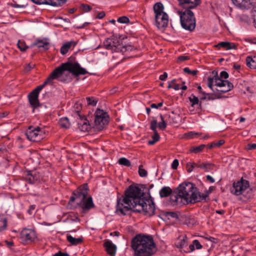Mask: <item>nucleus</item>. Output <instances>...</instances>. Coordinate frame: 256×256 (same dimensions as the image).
Masks as SVG:
<instances>
[{
    "label": "nucleus",
    "instance_id": "nucleus-2",
    "mask_svg": "<svg viewBox=\"0 0 256 256\" xmlns=\"http://www.w3.org/2000/svg\"><path fill=\"white\" fill-rule=\"evenodd\" d=\"M72 73L76 76L85 74L88 72L85 68L80 66L78 62L72 63L67 62L62 64L60 66L56 68L46 80L48 84H52L53 80H56L64 83H68L72 80L70 74Z\"/></svg>",
    "mask_w": 256,
    "mask_h": 256
},
{
    "label": "nucleus",
    "instance_id": "nucleus-20",
    "mask_svg": "<svg viewBox=\"0 0 256 256\" xmlns=\"http://www.w3.org/2000/svg\"><path fill=\"white\" fill-rule=\"evenodd\" d=\"M80 122H78V128L82 132H88L90 129L89 122L84 117L80 118Z\"/></svg>",
    "mask_w": 256,
    "mask_h": 256
},
{
    "label": "nucleus",
    "instance_id": "nucleus-56",
    "mask_svg": "<svg viewBox=\"0 0 256 256\" xmlns=\"http://www.w3.org/2000/svg\"><path fill=\"white\" fill-rule=\"evenodd\" d=\"M35 208H36L35 204L30 205L29 207V208L28 210V212L30 214H32L34 213V212Z\"/></svg>",
    "mask_w": 256,
    "mask_h": 256
},
{
    "label": "nucleus",
    "instance_id": "nucleus-7",
    "mask_svg": "<svg viewBox=\"0 0 256 256\" xmlns=\"http://www.w3.org/2000/svg\"><path fill=\"white\" fill-rule=\"evenodd\" d=\"M134 208L132 210L134 212H142L145 215L152 216L155 211L154 202L144 198L136 204H134Z\"/></svg>",
    "mask_w": 256,
    "mask_h": 256
},
{
    "label": "nucleus",
    "instance_id": "nucleus-62",
    "mask_svg": "<svg viewBox=\"0 0 256 256\" xmlns=\"http://www.w3.org/2000/svg\"><path fill=\"white\" fill-rule=\"evenodd\" d=\"M172 88H174L175 90H178L180 88V86L179 84H174V85L173 86Z\"/></svg>",
    "mask_w": 256,
    "mask_h": 256
},
{
    "label": "nucleus",
    "instance_id": "nucleus-4",
    "mask_svg": "<svg viewBox=\"0 0 256 256\" xmlns=\"http://www.w3.org/2000/svg\"><path fill=\"white\" fill-rule=\"evenodd\" d=\"M131 246L136 256H152L156 252L152 236L138 234L132 240Z\"/></svg>",
    "mask_w": 256,
    "mask_h": 256
},
{
    "label": "nucleus",
    "instance_id": "nucleus-48",
    "mask_svg": "<svg viewBox=\"0 0 256 256\" xmlns=\"http://www.w3.org/2000/svg\"><path fill=\"white\" fill-rule=\"evenodd\" d=\"M166 216L168 217V218H170V217H171L172 218H178V214L175 212H166Z\"/></svg>",
    "mask_w": 256,
    "mask_h": 256
},
{
    "label": "nucleus",
    "instance_id": "nucleus-43",
    "mask_svg": "<svg viewBox=\"0 0 256 256\" xmlns=\"http://www.w3.org/2000/svg\"><path fill=\"white\" fill-rule=\"evenodd\" d=\"M138 174L141 177H145L148 175V172L143 168L142 165H140L138 167Z\"/></svg>",
    "mask_w": 256,
    "mask_h": 256
},
{
    "label": "nucleus",
    "instance_id": "nucleus-49",
    "mask_svg": "<svg viewBox=\"0 0 256 256\" xmlns=\"http://www.w3.org/2000/svg\"><path fill=\"white\" fill-rule=\"evenodd\" d=\"M256 149V144H248L246 146V150H251Z\"/></svg>",
    "mask_w": 256,
    "mask_h": 256
},
{
    "label": "nucleus",
    "instance_id": "nucleus-39",
    "mask_svg": "<svg viewBox=\"0 0 256 256\" xmlns=\"http://www.w3.org/2000/svg\"><path fill=\"white\" fill-rule=\"evenodd\" d=\"M17 45L22 52H24L28 48V47L26 45V42L23 40H19L18 42Z\"/></svg>",
    "mask_w": 256,
    "mask_h": 256
},
{
    "label": "nucleus",
    "instance_id": "nucleus-14",
    "mask_svg": "<svg viewBox=\"0 0 256 256\" xmlns=\"http://www.w3.org/2000/svg\"><path fill=\"white\" fill-rule=\"evenodd\" d=\"M43 135V132L38 126L34 128L30 126L26 132L27 138L33 142L40 141L42 138Z\"/></svg>",
    "mask_w": 256,
    "mask_h": 256
},
{
    "label": "nucleus",
    "instance_id": "nucleus-9",
    "mask_svg": "<svg viewBox=\"0 0 256 256\" xmlns=\"http://www.w3.org/2000/svg\"><path fill=\"white\" fill-rule=\"evenodd\" d=\"M94 116V128L98 130H102L108 124V115L103 110L98 109Z\"/></svg>",
    "mask_w": 256,
    "mask_h": 256
},
{
    "label": "nucleus",
    "instance_id": "nucleus-54",
    "mask_svg": "<svg viewBox=\"0 0 256 256\" xmlns=\"http://www.w3.org/2000/svg\"><path fill=\"white\" fill-rule=\"evenodd\" d=\"M192 243L194 244L196 248L198 250L202 248V244H200L198 240H195L193 241Z\"/></svg>",
    "mask_w": 256,
    "mask_h": 256
},
{
    "label": "nucleus",
    "instance_id": "nucleus-53",
    "mask_svg": "<svg viewBox=\"0 0 256 256\" xmlns=\"http://www.w3.org/2000/svg\"><path fill=\"white\" fill-rule=\"evenodd\" d=\"M34 3L37 4H48V2L45 1V0H31Z\"/></svg>",
    "mask_w": 256,
    "mask_h": 256
},
{
    "label": "nucleus",
    "instance_id": "nucleus-6",
    "mask_svg": "<svg viewBox=\"0 0 256 256\" xmlns=\"http://www.w3.org/2000/svg\"><path fill=\"white\" fill-rule=\"evenodd\" d=\"M190 185L188 182L182 183L176 188L175 194L170 195V204L174 206H182L190 204Z\"/></svg>",
    "mask_w": 256,
    "mask_h": 256
},
{
    "label": "nucleus",
    "instance_id": "nucleus-37",
    "mask_svg": "<svg viewBox=\"0 0 256 256\" xmlns=\"http://www.w3.org/2000/svg\"><path fill=\"white\" fill-rule=\"evenodd\" d=\"M118 162L120 164L128 167H130L132 166L130 160L125 158H120L118 160Z\"/></svg>",
    "mask_w": 256,
    "mask_h": 256
},
{
    "label": "nucleus",
    "instance_id": "nucleus-33",
    "mask_svg": "<svg viewBox=\"0 0 256 256\" xmlns=\"http://www.w3.org/2000/svg\"><path fill=\"white\" fill-rule=\"evenodd\" d=\"M45 1L48 2V4H46L58 6L64 4L66 0H45Z\"/></svg>",
    "mask_w": 256,
    "mask_h": 256
},
{
    "label": "nucleus",
    "instance_id": "nucleus-22",
    "mask_svg": "<svg viewBox=\"0 0 256 256\" xmlns=\"http://www.w3.org/2000/svg\"><path fill=\"white\" fill-rule=\"evenodd\" d=\"M39 176L35 171H28L26 176V180L30 184H34L38 180Z\"/></svg>",
    "mask_w": 256,
    "mask_h": 256
},
{
    "label": "nucleus",
    "instance_id": "nucleus-18",
    "mask_svg": "<svg viewBox=\"0 0 256 256\" xmlns=\"http://www.w3.org/2000/svg\"><path fill=\"white\" fill-rule=\"evenodd\" d=\"M103 246L108 254L110 256H115L117 248L116 245L113 244L112 241L106 240Z\"/></svg>",
    "mask_w": 256,
    "mask_h": 256
},
{
    "label": "nucleus",
    "instance_id": "nucleus-17",
    "mask_svg": "<svg viewBox=\"0 0 256 256\" xmlns=\"http://www.w3.org/2000/svg\"><path fill=\"white\" fill-rule=\"evenodd\" d=\"M157 124L156 119L155 118H153L150 124V128L154 132V134L152 136V140L148 142L149 145H153L160 140V136L156 130Z\"/></svg>",
    "mask_w": 256,
    "mask_h": 256
},
{
    "label": "nucleus",
    "instance_id": "nucleus-30",
    "mask_svg": "<svg viewBox=\"0 0 256 256\" xmlns=\"http://www.w3.org/2000/svg\"><path fill=\"white\" fill-rule=\"evenodd\" d=\"M188 244V238L186 236L179 238V241L176 244L178 248H182L187 246Z\"/></svg>",
    "mask_w": 256,
    "mask_h": 256
},
{
    "label": "nucleus",
    "instance_id": "nucleus-61",
    "mask_svg": "<svg viewBox=\"0 0 256 256\" xmlns=\"http://www.w3.org/2000/svg\"><path fill=\"white\" fill-rule=\"evenodd\" d=\"M32 66H30V64H28L26 68H25V71L26 72H29L30 70L32 68Z\"/></svg>",
    "mask_w": 256,
    "mask_h": 256
},
{
    "label": "nucleus",
    "instance_id": "nucleus-26",
    "mask_svg": "<svg viewBox=\"0 0 256 256\" xmlns=\"http://www.w3.org/2000/svg\"><path fill=\"white\" fill-rule=\"evenodd\" d=\"M153 10L155 16L166 13L164 11V6L162 3L159 2L156 3L153 6Z\"/></svg>",
    "mask_w": 256,
    "mask_h": 256
},
{
    "label": "nucleus",
    "instance_id": "nucleus-35",
    "mask_svg": "<svg viewBox=\"0 0 256 256\" xmlns=\"http://www.w3.org/2000/svg\"><path fill=\"white\" fill-rule=\"evenodd\" d=\"M7 226L6 218L3 215H0V232L4 230Z\"/></svg>",
    "mask_w": 256,
    "mask_h": 256
},
{
    "label": "nucleus",
    "instance_id": "nucleus-46",
    "mask_svg": "<svg viewBox=\"0 0 256 256\" xmlns=\"http://www.w3.org/2000/svg\"><path fill=\"white\" fill-rule=\"evenodd\" d=\"M86 99L88 105L94 106L97 104V101L93 97H88Z\"/></svg>",
    "mask_w": 256,
    "mask_h": 256
},
{
    "label": "nucleus",
    "instance_id": "nucleus-52",
    "mask_svg": "<svg viewBox=\"0 0 256 256\" xmlns=\"http://www.w3.org/2000/svg\"><path fill=\"white\" fill-rule=\"evenodd\" d=\"M81 8L86 12H88L92 9L89 5L86 4H82L81 5Z\"/></svg>",
    "mask_w": 256,
    "mask_h": 256
},
{
    "label": "nucleus",
    "instance_id": "nucleus-5",
    "mask_svg": "<svg viewBox=\"0 0 256 256\" xmlns=\"http://www.w3.org/2000/svg\"><path fill=\"white\" fill-rule=\"evenodd\" d=\"M88 190L86 184L78 188L72 192V196L70 197V200L72 202L76 200L78 201L77 204L80 206L82 208L81 212L82 214L88 212L91 208L94 207V204L91 196L88 197L86 200L88 195Z\"/></svg>",
    "mask_w": 256,
    "mask_h": 256
},
{
    "label": "nucleus",
    "instance_id": "nucleus-64",
    "mask_svg": "<svg viewBox=\"0 0 256 256\" xmlns=\"http://www.w3.org/2000/svg\"><path fill=\"white\" fill-rule=\"evenodd\" d=\"M234 68L236 70H238L240 68V66L239 64H234Z\"/></svg>",
    "mask_w": 256,
    "mask_h": 256
},
{
    "label": "nucleus",
    "instance_id": "nucleus-36",
    "mask_svg": "<svg viewBox=\"0 0 256 256\" xmlns=\"http://www.w3.org/2000/svg\"><path fill=\"white\" fill-rule=\"evenodd\" d=\"M202 134V133L200 132H188L186 133L184 136V137L188 139L194 138H196Z\"/></svg>",
    "mask_w": 256,
    "mask_h": 256
},
{
    "label": "nucleus",
    "instance_id": "nucleus-42",
    "mask_svg": "<svg viewBox=\"0 0 256 256\" xmlns=\"http://www.w3.org/2000/svg\"><path fill=\"white\" fill-rule=\"evenodd\" d=\"M198 163H190L188 162L186 164V169L188 172H190L192 171L193 169L198 167Z\"/></svg>",
    "mask_w": 256,
    "mask_h": 256
},
{
    "label": "nucleus",
    "instance_id": "nucleus-44",
    "mask_svg": "<svg viewBox=\"0 0 256 256\" xmlns=\"http://www.w3.org/2000/svg\"><path fill=\"white\" fill-rule=\"evenodd\" d=\"M224 143V140H220L218 142H213L210 146L209 148H211L216 146L219 147Z\"/></svg>",
    "mask_w": 256,
    "mask_h": 256
},
{
    "label": "nucleus",
    "instance_id": "nucleus-31",
    "mask_svg": "<svg viewBox=\"0 0 256 256\" xmlns=\"http://www.w3.org/2000/svg\"><path fill=\"white\" fill-rule=\"evenodd\" d=\"M67 240L70 242L72 245H78L82 242V238H75L70 235H68L66 236Z\"/></svg>",
    "mask_w": 256,
    "mask_h": 256
},
{
    "label": "nucleus",
    "instance_id": "nucleus-38",
    "mask_svg": "<svg viewBox=\"0 0 256 256\" xmlns=\"http://www.w3.org/2000/svg\"><path fill=\"white\" fill-rule=\"evenodd\" d=\"M246 64L250 68H256L253 66L256 64V60H254L251 56H248L246 58Z\"/></svg>",
    "mask_w": 256,
    "mask_h": 256
},
{
    "label": "nucleus",
    "instance_id": "nucleus-8",
    "mask_svg": "<svg viewBox=\"0 0 256 256\" xmlns=\"http://www.w3.org/2000/svg\"><path fill=\"white\" fill-rule=\"evenodd\" d=\"M188 184L190 185L191 187L190 196V204H195L198 202H207L209 200L210 192L208 190H205L204 193L200 192L197 188L191 182H188Z\"/></svg>",
    "mask_w": 256,
    "mask_h": 256
},
{
    "label": "nucleus",
    "instance_id": "nucleus-11",
    "mask_svg": "<svg viewBox=\"0 0 256 256\" xmlns=\"http://www.w3.org/2000/svg\"><path fill=\"white\" fill-rule=\"evenodd\" d=\"M248 187H250L249 182L242 178L240 180L233 183L230 190L232 194L238 196L242 194Z\"/></svg>",
    "mask_w": 256,
    "mask_h": 256
},
{
    "label": "nucleus",
    "instance_id": "nucleus-50",
    "mask_svg": "<svg viewBox=\"0 0 256 256\" xmlns=\"http://www.w3.org/2000/svg\"><path fill=\"white\" fill-rule=\"evenodd\" d=\"M74 110L76 111V112L77 113L78 115V116L79 118H80V117H82L79 114V112H80V110L81 109L80 106L78 104L76 103L74 104Z\"/></svg>",
    "mask_w": 256,
    "mask_h": 256
},
{
    "label": "nucleus",
    "instance_id": "nucleus-25",
    "mask_svg": "<svg viewBox=\"0 0 256 256\" xmlns=\"http://www.w3.org/2000/svg\"><path fill=\"white\" fill-rule=\"evenodd\" d=\"M216 47L218 48H223L226 50H232V49H236V46L234 44L230 42H222L218 43L217 45L216 46Z\"/></svg>",
    "mask_w": 256,
    "mask_h": 256
},
{
    "label": "nucleus",
    "instance_id": "nucleus-10",
    "mask_svg": "<svg viewBox=\"0 0 256 256\" xmlns=\"http://www.w3.org/2000/svg\"><path fill=\"white\" fill-rule=\"evenodd\" d=\"M212 76H208V86L214 92H216V90H214L213 86L214 85L219 88H222L226 86V84L230 82L228 80H223L220 78L218 72L216 70L212 72Z\"/></svg>",
    "mask_w": 256,
    "mask_h": 256
},
{
    "label": "nucleus",
    "instance_id": "nucleus-1",
    "mask_svg": "<svg viewBox=\"0 0 256 256\" xmlns=\"http://www.w3.org/2000/svg\"><path fill=\"white\" fill-rule=\"evenodd\" d=\"M144 192L138 184L130 185L124 194L117 200L116 212L118 214L126 215L134 208V204H138L144 198Z\"/></svg>",
    "mask_w": 256,
    "mask_h": 256
},
{
    "label": "nucleus",
    "instance_id": "nucleus-55",
    "mask_svg": "<svg viewBox=\"0 0 256 256\" xmlns=\"http://www.w3.org/2000/svg\"><path fill=\"white\" fill-rule=\"evenodd\" d=\"M178 160L177 159L174 160L172 164V168L174 170H176L178 166Z\"/></svg>",
    "mask_w": 256,
    "mask_h": 256
},
{
    "label": "nucleus",
    "instance_id": "nucleus-19",
    "mask_svg": "<svg viewBox=\"0 0 256 256\" xmlns=\"http://www.w3.org/2000/svg\"><path fill=\"white\" fill-rule=\"evenodd\" d=\"M237 7L242 9H249L252 7L251 0H232Z\"/></svg>",
    "mask_w": 256,
    "mask_h": 256
},
{
    "label": "nucleus",
    "instance_id": "nucleus-40",
    "mask_svg": "<svg viewBox=\"0 0 256 256\" xmlns=\"http://www.w3.org/2000/svg\"><path fill=\"white\" fill-rule=\"evenodd\" d=\"M160 118L161 122L158 123V126L160 130H163L166 128L167 124L164 121L163 116L162 114L160 115Z\"/></svg>",
    "mask_w": 256,
    "mask_h": 256
},
{
    "label": "nucleus",
    "instance_id": "nucleus-60",
    "mask_svg": "<svg viewBox=\"0 0 256 256\" xmlns=\"http://www.w3.org/2000/svg\"><path fill=\"white\" fill-rule=\"evenodd\" d=\"M178 60L180 61H184L189 59L188 57L187 56H180L178 58Z\"/></svg>",
    "mask_w": 256,
    "mask_h": 256
},
{
    "label": "nucleus",
    "instance_id": "nucleus-3",
    "mask_svg": "<svg viewBox=\"0 0 256 256\" xmlns=\"http://www.w3.org/2000/svg\"><path fill=\"white\" fill-rule=\"evenodd\" d=\"M179 5L185 9L178 11L180 22L182 28L192 32L196 28V20L194 12L191 10L195 8L200 4V0H178Z\"/></svg>",
    "mask_w": 256,
    "mask_h": 256
},
{
    "label": "nucleus",
    "instance_id": "nucleus-63",
    "mask_svg": "<svg viewBox=\"0 0 256 256\" xmlns=\"http://www.w3.org/2000/svg\"><path fill=\"white\" fill-rule=\"evenodd\" d=\"M110 236H114V235L115 236H118L119 235H120V232H118L116 231V232H111L110 234Z\"/></svg>",
    "mask_w": 256,
    "mask_h": 256
},
{
    "label": "nucleus",
    "instance_id": "nucleus-13",
    "mask_svg": "<svg viewBox=\"0 0 256 256\" xmlns=\"http://www.w3.org/2000/svg\"><path fill=\"white\" fill-rule=\"evenodd\" d=\"M46 84H48L44 81L42 84L38 86L28 94L29 102L34 108H36L39 106L38 100L39 93Z\"/></svg>",
    "mask_w": 256,
    "mask_h": 256
},
{
    "label": "nucleus",
    "instance_id": "nucleus-21",
    "mask_svg": "<svg viewBox=\"0 0 256 256\" xmlns=\"http://www.w3.org/2000/svg\"><path fill=\"white\" fill-rule=\"evenodd\" d=\"M189 100L191 103V106L190 107V111L194 110L192 109L194 106H196L198 110H200L202 108V102L200 101L198 97L192 94L188 98Z\"/></svg>",
    "mask_w": 256,
    "mask_h": 256
},
{
    "label": "nucleus",
    "instance_id": "nucleus-27",
    "mask_svg": "<svg viewBox=\"0 0 256 256\" xmlns=\"http://www.w3.org/2000/svg\"><path fill=\"white\" fill-rule=\"evenodd\" d=\"M119 48H120L119 52H122V54H127L130 52H132L136 50V48H135L134 46L130 44L122 46L121 44H120Z\"/></svg>",
    "mask_w": 256,
    "mask_h": 256
},
{
    "label": "nucleus",
    "instance_id": "nucleus-15",
    "mask_svg": "<svg viewBox=\"0 0 256 256\" xmlns=\"http://www.w3.org/2000/svg\"><path fill=\"white\" fill-rule=\"evenodd\" d=\"M20 238L24 242L29 243L34 242L36 236L34 230L24 228L20 232Z\"/></svg>",
    "mask_w": 256,
    "mask_h": 256
},
{
    "label": "nucleus",
    "instance_id": "nucleus-12",
    "mask_svg": "<svg viewBox=\"0 0 256 256\" xmlns=\"http://www.w3.org/2000/svg\"><path fill=\"white\" fill-rule=\"evenodd\" d=\"M120 44L121 40L114 36L107 38L103 42L104 48L106 50H111L112 52H119Z\"/></svg>",
    "mask_w": 256,
    "mask_h": 256
},
{
    "label": "nucleus",
    "instance_id": "nucleus-57",
    "mask_svg": "<svg viewBox=\"0 0 256 256\" xmlns=\"http://www.w3.org/2000/svg\"><path fill=\"white\" fill-rule=\"evenodd\" d=\"M106 16L105 12H101L98 14L97 16H96V18L98 19H102Z\"/></svg>",
    "mask_w": 256,
    "mask_h": 256
},
{
    "label": "nucleus",
    "instance_id": "nucleus-29",
    "mask_svg": "<svg viewBox=\"0 0 256 256\" xmlns=\"http://www.w3.org/2000/svg\"><path fill=\"white\" fill-rule=\"evenodd\" d=\"M172 190L168 186L163 187L160 191V196L161 198H165L170 195Z\"/></svg>",
    "mask_w": 256,
    "mask_h": 256
},
{
    "label": "nucleus",
    "instance_id": "nucleus-23",
    "mask_svg": "<svg viewBox=\"0 0 256 256\" xmlns=\"http://www.w3.org/2000/svg\"><path fill=\"white\" fill-rule=\"evenodd\" d=\"M34 46L44 50H48L50 48V43L46 40H37L32 45V46Z\"/></svg>",
    "mask_w": 256,
    "mask_h": 256
},
{
    "label": "nucleus",
    "instance_id": "nucleus-58",
    "mask_svg": "<svg viewBox=\"0 0 256 256\" xmlns=\"http://www.w3.org/2000/svg\"><path fill=\"white\" fill-rule=\"evenodd\" d=\"M168 77V74L166 72H164L160 76V80H164Z\"/></svg>",
    "mask_w": 256,
    "mask_h": 256
},
{
    "label": "nucleus",
    "instance_id": "nucleus-28",
    "mask_svg": "<svg viewBox=\"0 0 256 256\" xmlns=\"http://www.w3.org/2000/svg\"><path fill=\"white\" fill-rule=\"evenodd\" d=\"M233 88H234L233 84L230 82H228L226 84V86H222V88H222L216 89V92H218L219 94H225V93L231 90Z\"/></svg>",
    "mask_w": 256,
    "mask_h": 256
},
{
    "label": "nucleus",
    "instance_id": "nucleus-59",
    "mask_svg": "<svg viewBox=\"0 0 256 256\" xmlns=\"http://www.w3.org/2000/svg\"><path fill=\"white\" fill-rule=\"evenodd\" d=\"M206 180L208 181H210V182H212V183L214 182H215L214 179L212 176H210L208 175L206 176Z\"/></svg>",
    "mask_w": 256,
    "mask_h": 256
},
{
    "label": "nucleus",
    "instance_id": "nucleus-32",
    "mask_svg": "<svg viewBox=\"0 0 256 256\" xmlns=\"http://www.w3.org/2000/svg\"><path fill=\"white\" fill-rule=\"evenodd\" d=\"M58 123L60 127L64 128H68L70 126L69 120L66 117L61 118L60 120Z\"/></svg>",
    "mask_w": 256,
    "mask_h": 256
},
{
    "label": "nucleus",
    "instance_id": "nucleus-34",
    "mask_svg": "<svg viewBox=\"0 0 256 256\" xmlns=\"http://www.w3.org/2000/svg\"><path fill=\"white\" fill-rule=\"evenodd\" d=\"M213 165L210 163H200L198 162V168L204 170L206 172H209L212 169Z\"/></svg>",
    "mask_w": 256,
    "mask_h": 256
},
{
    "label": "nucleus",
    "instance_id": "nucleus-41",
    "mask_svg": "<svg viewBox=\"0 0 256 256\" xmlns=\"http://www.w3.org/2000/svg\"><path fill=\"white\" fill-rule=\"evenodd\" d=\"M205 146L204 144H201L198 146L192 148L190 150L191 152L195 154L199 153L202 151Z\"/></svg>",
    "mask_w": 256,
    "mask_h": 256
},
{
    "label": "nucleus",
    "instance_id": "nucleus-51",
    "mask_svg": "<svg viewBox=\"0 0 256 256\" xmlns=\"http://www.w3.org/2000/svg\"><path fill=\"white\" fill-rule=\"evenodd\" d=\"M218 76L220 77V78H221V79H222V78L226 79L228 78V76H229L228 74L226 71L221 72L220 73V74Z\"/></svg>",
    "mask_w": 256,
    "mask_h": 256
},
{
    "label": "nucleus",
    "instance_id": "nucleus-47",
    "mask_svg": "<svg viewBox=\"0 0 256 256\" xmlns=\"http://www.w3.org/2000/svg\"><path fill=\"white\" fill-rule=\"evenodd\" d=\"M184 72L185 73L192 74V76H195L197 74L198 71V70H190L188 68H184Z\"/></svg>",
    "mask_w": 256,
    "mask_h": 256
},
{
    "label": "nucleus",
    "instance_id": "nucleus-16",
    "mask_svg": "<svg viewBox=\"0 0 256 256\" xmlns=\"http://www.w3.org/2000/svg\"><path fill=\"white\" fill-rule=\"evenodd\" d=\"M156 25L158 29H162L167 27L168 22V16L166 13L155 16Z\"/></svg>",
    "mask_w": 256,
    "mask_h": 256
},
{
    "label": "nucleus",
    "instance_id": "nucleus-45",
    "mask_svg": "<svg viewBox=\"0 0 256 256\" xmlns=\"http://www.w3.org/2000/svg\"><path fill=\"white\" fill-rule=\"evenodd\" d=\"M118 22L121 24H128L130 22V20L128 17L122 16L118 18Z\"/></svg>",
    "mask_w": 256,
    "mask_h": 256
},
{
    "label": "nucleus",
    "instance_id": "nucleus-24",
    "mask_svg": "<svg viewBox=\"0 0 256 256\" xmlns=\"http://www.w3.org/2000/svg\"><path fill=\"white\" fill-rule=\"evenodd\" d=\"M76 44V42L73 40H71L66 42L62 46L60 49V53L62 55L66 54L72 46H74Z\"/></svg>",
    "mask_w": 256,
    "mask_h": 256
}]
</instances>
